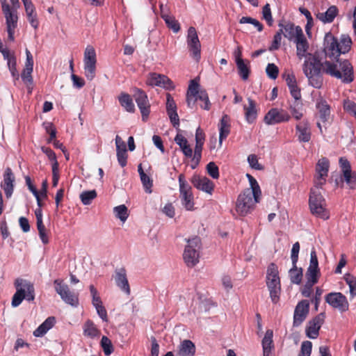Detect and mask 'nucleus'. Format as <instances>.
Segmentation results:
<instances>
[{
	"label": "nucleus",
	"instance_id": "obj_1",
	"mask_svg": "<svg viewBox=\"0 0 356 356\" xmlns=\"http://www.w3.org/2000/svg\"><path fill=\"white\" fill-rule=\"evenodd\" d=\"M246 176L250 188L240 193L236 202V211L241 216H245L252 213L261 197V191L257 181L249 174Z\"/></svg>",
	"mask_w": 356,
	"mask_h": 356
},
{
	"label": "nucleus",
	"instance_id": "obj_2",
	"mask_svg": "<svg viewBox=\"0 0 356 356\" xmlns=\"http://www.w3.org/2000/svg\"><path fill=\"white\" fill-rule=\"evenodd\" d=\"M352 41L347 35H342L339 40L336 39L331 33H326L324 38V51L328 57H338L341 54L348 52L351 47Z\"/></svg>",
	"mask_w": 356,
	"mask_h": 356
},
{
	"label": "nucleus",
	"instance_id": "obj_3",
	"mask_svg": "<svg viewBox=\"0 0 356 356\" xmlns=\"http://www.w3.org/2000/svg\"><path fill=\"white\" fill-rule=\"evenodd\" d=\"M322 190L323 187L313 186L311 188L309 205L313 215L323 220H327L330 218V213L327 209Z\"/></svg>",
	"mask_w": 356,
	"mask_h": 356
},
{
	"label": "nucleus",
	"instance_id": "obj_4",
	"mask_svg": "<svg viewBox=\"0 0 356 356\" xmlns=\"http://www.w3.org/2000/svg\"><path fill=\"white\" fill-rule=\"evenodd\" d=\"M321 64L314 56H307L302 65V71L308 79L309 84L320 88L323 85L321 72Z\"/></svg>",
	"mask_w": 356,
	"mask_h": 356
},
{
	"label": "nucleus",
	"instance_id": "obj_5",
	"mask_svg": "<svg viewBox=\"0 0 356 356\" xmlns=\"http://www.w3.org/2000/svg\"><path fill=\"white\" fill-rule=\"evenodd\" d=\"M324 71L343 82L349 83L353 80V67L346 60L336 63L325 61L323 64Z\"/></svg>",
	"mask_w": 356,
	"mask_h": 356
},
{
	"label": "nucleus",
	"instance_id": "obj_6",
	"mask_svg": "<svg viewBox=\"0 0 356 356\" xmlns=\"http://www.w3.org/2000/svg\"><path fill=\"white\" fill-rule=\"evenodd\" d=\"M200 100L202 102L200 104L201 108L205 110H209L210 102L207 92L202 89L198 80L193 79L190 81L186 93V102L189 108H193L196 104V102Z\"/></svg>",
	"mask_w": 356,
	"mask_h": 356
},
{
	"label": "nucleus",
	"instance_id": "obj_7",
	"mask_svg": "<svg viewBox=\"0 0 356 356\" xmlns=\"http://www.w3.org/2000/svg\"><path fill=\"white\" fill-rule=\"evenodd\" d=\"M16 292L12 299V306L18 307L24 299L33 301L35 298L33 285L29 281L23 279H17L15 282Z\"/></svg>",
	"mask_w": 356,
	"mask_h": 356
},
{
	"label": "nucleus",
	"instance_id": "obj_8",
	"mask_svg": "<svg viewBox=\"0 0 356 356\" xmlns=\"http://www.w3.org/2000/svg\"><path fill=\"white\" fill-rule=\"evenodd\" d=\"M266 285L273 302L277 303L280 299L281 284L278 267L274 264H270L268 266L266 270Z\"/></svg>",
	"mask_w": 356,
	"mask_h": 356
},
{
	"label": "nucleus",
	"instance_id": "obj_9",
	"mask_svg": "<svg viewBox=\"0 0 356 356\" xmlns=\"http://www.w3.org/2000/svg\"><path fill=\"white\" fill-rule=\"evenodd\" d=\"M97 55L93 47H86L83 54V74L88 81H92L96 76Z\"/></svg>",
	"mask_w": 356,
	"mask_h": 356
},
{
	"label": "nucleus",
	"instance_id": "obj_10",
	"mask_svg": "<svg viewBox=\"0 0 356 356\" xmlns=\"http://www.w3.org/2000/svg\"><path fill=\"white\" fill-rule=\"evenodd\" d=\"M200 243V238L197 237L187 241V245L183 253V259L188 267H193L199 262Z\"/></svg>",
	"mask_w": 356,
	"mask_h": 356
},
{
	"label": "nucleus",
	"instance_id": "obj_11",
	"mask_svg": "<svg viewBox=\"0 0 356 356\" xmlns=\"http://www.w3.org/2000/svg\"><path fill=\"white\" fill-rule=\"evenodd\" d=\"M56 293L60 296L62 300L67 305L76 307L79 305L78 295L72 292L67 284L63 280L57 279L54 282Z\"/></svg>",
	"mask_w": 356,
	"mask_h": 356
},
{
	"label": "nucleus",
	"instance_id": "obj_12",
	"mask_svg": "<svg viewBox=\"0 0 356 356\" xmlns=\"http://www.w3.org/2000/svg\"><path fill=\"white\" fill-rule=\"evenodd\" d=\"M186 42L193 58L198 61L200 58L201 44L197 31L193 26H191L188 30Z\"/></svg>",
	"mask_w": 356,
	"mask_h": 356
},
{
	"label": "nucleus",
	"instance_id": "obj_13",
	"mask_svg": "<svg viewBox=\"0 0 356 356\" xmlns=\"http://www.w3.org/2000/svg\"><path fill=\"white\" fill-rule=\"evenodd\" d=\"M329 170V161L326 158L320 159L316 166L314 186L323 187L326 182Z\"/></svg>",
	"mask_w": 356,
	"mask_h": 356
},
{
	"label": "nucleus",
	"instance_id": "obj_14",
	"mask_svg": "<svg viewBox=\"0 0 356 356\" xmlns=\"http://www.w3.org/2000/svg\"><path fill=\"white\" fill-rule=\"evenodd\" d=\"M291 115L284 110L273 108L266 114L264 121L268 125H273L289 121Z\"/></svg>",
	"mask_w": 356,
	"mask_h": 356
},
{
	"label": "nucleus",
	"instance_id": "obj_15",
	"mask_svg": "<svg viewBox=\"0 0 356 356\" xmlns=\"http://www.w3.org/2000/svg\"><path fill=\"white\" fill-rule=\"evenodd\" d=\"M6 25V31L8 33V38L10 41L13 42L15 40V31L17 26L18 22V13L17 10L9 8L2 11Z\"/></svg>",
	"mask_w": 356,
	"mask_h": 356
},
{
	"label": "nucleus",
	"instance_id": "obj_16",
	"mask_svg": "<svg viewBox=\"0 0 356 356\" xmlns=\"http://www.w3.org/2000/svg\"><path fill=\"white\" fill-rule=\"evenodd\" d=\"M325 301L333 308L341 312L348 309L349 304L346 297L341 293H330L325 296Z\"/></svg>",
	"mask_w": 356,
	"mask_h": 356
},
{
	"label": "nucleus",
	"instance_id": "obj_17",
	"mask_svg": "<svg viewBox=\"0 0 356 356\" xmlns=\"http://www.w3.org/2000/svg\"><path fill=\"white\" fill-rule=\"evenodd\" d=\"M146 83L150 86H158L166 90H171L175 87L168 76L156 72H152L148 74Z\"/></svg>",
	"mask_w": 356,
	"mask_h": 356
},
{
	"label": "nucleus",
	"instance_id": "obj_18",
	"mask_svg": "<svg viewBox=\"0 0 356 356\" xmlns=\"http://www.w3.org/2000/svg\"><path fill=\"white\" fill-rule=\"evenodd\" d=\"M89 289L92 299V305L95 307L97 314L103 321L107 322V312L103 305L99 291L93 285H90Z\"/></svg>",
	"mask_w": 356,
	"mask_h": 356
},
{
	"label": "nucleus",
	"instance_id": "obj_19",
	"mask_svg": "<svg viewBox=\"0 0 356 356\" xmlns=\"http://www.w3.org/2000/svg\"><path fill=\"white\" fill-rule=\"evenodd\" d=\"M320 276V269L316 251L312 250L310 253L309 265L306 272L307 282L315 284Z\"/></svg>",
	"mask_w": 356,
	"mask_h": 356
},
{
	"label": "nucleus",
	"instance_id": "obj_20",
	"mask_svg": "<svg viewBox=\"0 0 356 356\" xmlns=\"http://www.w3.org/2000/svg\"><path fill=\"white\" fill-rule=\"evenodd\" d=\"M316 107L318 111V117L320 119V121L317 122V127L322 133L323 130L321 123H326L330 120V109L327 102L321 96L316 100Z\"/></svg>",
	"mask_w": 356,
	"mask_h": 356
},
{
	"label": "nucleus",
	"instance_id": "obj_21",
	"mask_svg": "<svg viewBox=\"0 0 356 356\" xmlns=\"http://www.w3.org/2000/svg\"><path fill=\"white\" fill-rule=\"evenodd\" d=\"M134 97L140 111L143 120H147L150 107L147 95L140 89H135Z\"/></svg>",
	"mask_w": 356,
	"mask_h": 356
},
{
	"label": "nucleus",
	"instance_id": "obj_22",
	"mask_svg": "<svg viewBox=\"0 0 356 356\" xmlns=\"http://www.w3.org/2000/svg\"><path fill=\"white\" fill-rule=\"evenodd\" d=\"M339 165L343 174V180L350 188H356V172L351 170L348 161L344 158H341L339 159Z\"/></svg>",
	"mask_w": 356,
	"mask_h": 356
},
{
	"label": "nucleus",
	"instance_id": "obj_23",
	"mask_svg": "<svg viewBox=\"0 0 356 356\" xmlns=\"http://www.w3.org/2000/svg\"><path fill=\"white\" fill-rule=\"evenodd\" d=\"M26 61L24 67L21 74L23 82L29 87L33 83L32 73L33 71V58L29 49H26Z\"/></svg>",
	"mask_w": 356,
	"mask_h": 356
},
{
	"label": "nucleus",
	"instance_id": "obj_24",
	"mask_svg": "<svg viewBox=\"0 0 356 356\" xmlns=\"http://www.w3.org/2000/svg\"><path fill=\"white\" fill-rule=\"evenodd\" d=\"M280 31L284 36L291 41H296L299 37L303 35L302 29L291 23L280 24Z\"/></svg>",
	"mask_w": 356,
	"mask_h": 356
},
{
	"label": "nucleus",
	"instance_id": "obj_25",
	"mask_svg": "<svg viewBox=\"0 0 356 356\" xmlns=\"http://www.w3.org/2000/svg\"><path fill=\"white\" fill-rule=\"evenodd\" d=\"M191 182L197 189L206 193L211 195L213 191L214 184L207 177L194 175L191 179Z\"/></svg>",
	"mask_w": 356,
	"mask_h": 356
},
{
	"label": "nucleus",
	"instance_id": "obj_26",
	"mask_svg": "<svg viewBox=\"0 0 356 356\" xmlns=\"http://www.w3.org/2000/svg\"><path fill=\"white\" fill-rule=\"evenodd\" d=\"M324 314H320L311 320L306 328V334L310 339H316L318 336L319 330L324 322Z\"/></svg>",
	"mask_w": 356,
	"mask_h": 356
},
{
	"label": "nucleus",
	"instance_id": "obj_27",
	"mask_svg": "<svg viewBox=\"0 0 356 356\" xmlns=\"http://www.w3.org/2000/svg\"><path fill=\"white\" fill-rule=\"evenodd\" d=\"M309 303L307 300L300 301L296 306L293 316V325L299 326L309 313Z\"/></svg>",
	"mask_w": 356,
	"mask_h": 356
},
{
	"label": "nucleus",
	"instance_id": "obj_28",
	"mask_svg": "<svg viewBox=\"0 0 356 356\" xmlns=\"http://www.w3.org/2000/svg\"><path fill=\"white\" fill-rule=\"evenodd\" d=\"M296 136L300 142L307 143L311 139V127L307 120H303L296 126Z\"/></svg>",
	"mask_w": 356,
	"mask_h": 356
},
{
	"label": "nucleus",
	"instance_id": "obj_29",
	"mask_svg": "<svg viewBox=\"0 0 356 356\" xmlns=\"http://www.w3.org/2000/svg\"><path fill=\"white\" fill-rule=\"evenodd\" d=\"M273 331L267 330L261 340L263 356H271L274 349Z\"/></svg>",
	"mask_w": 356,
	"mask_h": 356
},
{
	"label": "nucleus",
	"instance_id": "obj_30",
	"mask_svg": "<svg viewBox=\"0 0 356 356\" xmlns=\"http://www.w3.org/2000/svg\"><path fill=\"white\" fill-rule=\"evenodd\" d=\"M293 42L296 43V55L300 60L302 59L303 58L306 59L307 56H313L312 54L307 53L309 44L304 34L299 37Z\"/></svg>",
	"mask_w": 356,
	"mask_h": 356
},
{
	"label": "nucleus",
	"instance_id": "obj_31",
	"mask_svg": "<svg viewBox=\"0 0 356 356\" xmlns=\"http://www.w3.org/2000/svg\"><path fill=\"white\" fill-rule=\"evenodd\" d=\"M219 128V141L218 148L221 147L222 141L225 139L230 132L229 118L227 115L222 116L218 124Z\"/></svg>",
	"mask_w": 356,
	"mask_h": 356
},
{
	"label": "nucleus",
	"instance_id": "obj_32",
	"mask_svg": "<svg viewBox=\"0 0 356 356\" xmlns=\"http://www.w3.org/2000/svg\"><path fill=\"white\" fill-rule=\"evenodd\" d=\"M56 323V318L54 316L48 317L37 329L33 331V336L35 337H42L51 330Z\"/></svg>",
	"mask_w": 356,
	"mask_h": 356
},
{
	"label": "nucleus",
	"instance_id": "obj_33",
	"mask_svg": "<svg viewBox=\"0 0 356 356\" xmlns=\"http://www.w3.org/2000/svg\"><path fill=\"white\" fill-rule=\"evenodd\" d=\"M195 346L190 340H184L178 347L177 356H194Z\"/></svg>",
	"mask_w": 356,
	"mask_h": 356
},
{
	"label": "nucleus",
	"instance_id": "obj_34",
	"mask_svg": "<svg viewBox=\"0 0 356 356\" xmlns=\"http://www.w3.org/2000/svg\"><path fill=\"white\" fill-rule=\"evenodd\" d=\"M15 178L10 168H7L4 173L3 188L7 197H10L13 192V182Z\"/></svg>",
	"mask_w": 356,
	"mask_h": 356
},
{
	"label": "nucleus",
	"instance_id": "obj_35",
	"mask_svg": "<svg viewBox=\"0 0 356 356\" xmlns=\"http://www.w3.org/2000/svg\"><path fill=\"white\" fill-rule=\"evenodd\" d=\"M117 286L127 295L130 294V287L126 276L125 271L120 270L116 273L115 277Z\"/></svg>",
	"mask_w": 356,
	"mask_h": 356
},
{
	"label": "nucleus",
	"instance_id": "obj_36",
	"mask_svg": "<svg viewBox=\"0 0 356 356\" xmlns=\"http://www.w3.org/2000/svg\"><path fill=\"white\" fill-rule=\"evenodd\" d=\"M248 104L244 105L243 109L245 111V120L248 123H252L255 121L257 117V110L256 108L255 102L251 99H248Z\"/></svg>",
	"mask_w": 356,
	"mask_h": 356
},
{
	"label": "nucleus",
	"instance_id": "obj_37",
	"mask_svg": "<svg viewBox=\"0 0 356 356\" xmlns=\"http://www.w3.org/2000/svg\"><path fill=\"white\" fill-rule=\"evenodd\" d=\"M83 335L90 339H95L99 336L100 331L95 325V323L90 321H86L83 325Z\"/></svg>",
	"mask_w": 356,
	"mask_h": 356
},
{
	"label": "nucleus",
	"instance_id": "obj_38",
	"mask_svg": "<svg viewBox=\"0 0 356 356\" xmlns=\"http://www.w3.org/2000/svg\"><path fill=\"white\" fill-rule=\"evenodd\" d=\"M175 143L179 146L183 154L188 158L193 156V150L191 146L188 145L186 138L181 134H177L175 138Z\"/></svg>",
	"mask_w": 356,
	"mask_h": 356
},
{
	"label": "nucleus",
	"instance_id": "obj_39",
	"mask_svg": "<svg viewBox=\"0 0 356 356\" xmlns=\"http://www.w3.org/2000/svg\"><path fill=\"white\" fill-rule=\"evenodd\" d=\"M338 15V9L335 6H330L325 12L317 15V18L324 24L331 23Z\"/></svg>",
	"mask_w": 356,
	"mask_h": 356
},
{
	"label": "nucleus",
	"instance_id": "obj_40",
	"mask_svg": "<svg viewBox=\"0 0 356 356\" xmlns=\"http://www.w3.org/2000/svg\"><path fill=\"white\" fill-rule=\"evenodd\" d=\"M120 105L129 113L135 111V106L131 96L127 93H121L118 97Z\"/></svg>",
	"mask_w": 356,
	"mask_h": 356
},
{
	"label": "nucleus",
	"instance_id": "obj_41",
	"mask_svg": "<svg viewBox=\"0 0 356 356\" xmlns=\"http://www.w3.org/2000/svg\"><path fill=\"white\" fill-rule=\"evenodd\" d=\"M303 273L302 268H298L297 264H292V267L289 270V277L293 284H300Z\"/></svg>",
	"mask_w": 356,
	"mask_h": 356
},
{
	"label": "nucleus",
	"instance_id": "obj_42",
	"mask_svg": "<svg viewBox=\"0 0 356 356\" xmlns=\"http://www.w3.org/2000/svg\"><path fill=\"white\" fill-rule=\"evenodd\" d=\"M236 64L238 74L243 80H247L250 72V63L249 60L240 61Z\"/></svg>",
	"mask_w": 356,
	"mask_h": 356
},
{
	"label": "nucleus",
	"instance_id": "obj_43",
	"mask_svg": "<svg viewBox=\"0 0 356 356\" xmlns=\"http://www.w3.org/2000/svg\"><path fill=\"white\" fill-rule=\"evenodd\" d=\"M113 213L121 222L124 223L127 220L129 213L128 208L124 204H121L113 208Z\"/></svg>",
	"mask_w": 356,
	"mask_h": 356
},
{
	"label": "nucleus",
	"instance_id": "obj_44",
	"mask_svg": "<svg viewBox=\"0 0 356 356\" xmlns=\"http://www.w3.org/2000/svg\"><path fill=\"white\" fill-rule=\"evenodd\" d=\"M181 204L188 211H193L194 209V199L193 194L188 193L180 195Z\"/></svg>",
	"mask_w": 356,
	"mask_h": 356
},
{
	"label": "nucleus",
	"instance_id": "obj_45",
	"mask_svg": "<svg viewBox=\"0 0 356 356\" xmlns=\"http://www.w3.org/2000/svg\"><path fill=\"white\" fill-rule=\"evenodd\" d=\"M179 187L180 195L193 193L191 186L188 184L184 175L182 174L179 176Z\"/></svg>",
	"mask_w": 356,
	"mask_h": 356
},
{
	"label": "nucleus",
	"instance_id": "obj_46",
	"mask_svg": "<svg viewBox=\"0 0 356 356\" xmlns=\"http://www.w3.org/2000/svg\"><path fill=\"white\" fill-rule=\"evenodd\" d=\"M8 68L12 75V76L15 80H18L19 75L17 69V58L15 55L13 57L10 58L7 61Z\"/></svg>",
	"mask_w": 356,
	"mask_h": 356
},
{
	"label": "nucleus",
	"instance_id": "obj_47",
	"mask_svg": "<svg viewBox=\"0 0 356 356\" xmlns=\"http://www.w3.org/2000/svg\"><path fill=\"white\" fill-rule=\"evenodd\" d=\"M289 108L292 116L296 120H300L302 117L303 113L301 103L295 102L293 104L290 105Z\"/></svg>",
	"mask_w": 356,
	"mask_h": 356
},
{
	"label": "nucleus",
	"instance_id": "obj_48",
	"mask_svg": "<svg viewBox=\"0 0 356 356\" xmlns=\"http://www.w3.org/2000/svg\"><path fill=\"white\" fill-rule=\"evenodd\" d=\"M96 197L97 193L95 190L83 191L80 195V198L84 205L90 204Z\"/></svg>",
	"mask_w": 356,
	"mask_h": 356
},
{
	"label": "nucleus",
	"instance_id": "obj_49",
	"mask_svg": "<svg viewBox=\"0 0 356 356\" xmlns=\"http://www.w3.org/2000/svg\"><path fill=\"white\" fill-rule=\"evenodd\" d=\"M101 346L106 355H110L113 352V347L111 341L107 337H102Z\"/></svg>",
	"mask_w": 356,
	"mask_h": 356
},
{
	"label": "nucleus",
	"instance_id": "obj_50",
	"mask_svg": "<svg viewBox=\"0 0 356 356\" xmlns=\"http://www.w3.org/2000/svg\"><path fill=\"white\" fill-rule=\"evenodd\" d=\"M140 178L145 191L149 194L152 193V187L153 186L152 179L148 175H143Z\"/></svg>",
	"mask_w": 356,
	"mask_h": 356
},
{
	"label": "nucleus",
	"instance_id": "obj_51",
	"mask_svg": "<svg viewBox=\"0 0 356 356\" xmlns=\"http://www.w3.org/2000/svg\"><path fill=\"white\" fill-rule=\"evenodd\" d=\"M208 175L213 179H217L219 178L218 167L214 162H209L206 167Z\"/></svg>",
	"mask_w": 356,
	"mask_h": 356
},
{
	"label": "nucleus",
	"instance_id": "obj_52",
	"mask_svg": "<svg viewBox=\"0 0 356 356\" xmlns=\"http://www.w3.org/2000/svg\"><path fill=\"white\" fill-rule=\"evenodd\" d=\"M262 17L264 20L266 21L269 26H272L273 23V19L271 14V10L270 8V5L266 3L262 9Z\"/></svg>",
	"mask_w": 356,
	"mask_h": 356
},
{
	"label": "nucleus",
	"instance_id": "obj_53",
	"mask_svg": "<svg viewBox=\"0 0 356 356\" xmlns=\"http://www.w3.org/2000/svg\"><path fill=\"white\" fill-rule=\"evenodd\" d=\"M43 127L45 129V131H47V133H48L50 135V137L48 139L47 142L51 143L56 138V128L54 127L53 124L49 122H44Z\"/></svg>",
	"mask_w": 356,
	"mask_h": 356
},
{
	"label": "nucleus",
	"instance_id": "obj_54",
	"mask_svg": "<svg viewBox=\"0 0 356 356\" xmlns=\"http://www.w3.org/2000/svg\"><path fill=\"white\" fill-rule=\"evenodd\" d=\"M24 6L26 16L29 17L37 14L35 6L31 0H22Z\"/></svg>",
	"mask_w": 356,
	"mask_h": 356
},
{
	"label": "nucleus",
	"instance_id": "obj_55",
	"mask_svg": "<svg viewBox=\"0 0 356 356\" xmlns=\"http://www.w3.org/2000/svg\"><path fill=\"white\" fill-rule=\"evenodd\" d=\"M267 76L272 79H275L279 74V69L274 63L268 64L266 68Z\"/></svg>",
	"mask_w": 356,
	"mask_h": 356
},
{
	"label": "nucleus",
	"instance_id": "obj_56",
	"mask_svg": "<svg viewBox=\"0 0 356 356\" xmlns=\"http://www.w3.org/2000/svg\"><path fill=\"white\" fill-rule=\"evenodd\" d=\"M312 343L309 341H303L301 344L300 353L298 356H310Z\"/></svg>",
	"mask_w": 356,
	"mask_h": 356
},
{
	"label": "nucleus",
	"instance_id": "obj_57",
	"mask_svg": "<svg viewBox=\"0 0 356 356\" xmlns=\"http://www.w3.org/2000/svg\"><path fill=\"white\" fill-rule=\"evenodd\" d=\"M345 280L349 286L350 294L352 298L356 296V279L351 276L345 277Z\"/></svg>",
	"mask_w": 356,
	"mask_h": 356
},
{
	"label": "nucleus",
	"instance_id": "obj_58",
	"mask_svg": "<svg viewBox=\"0 0 356 356\" xmlns=\"http://www.w3.org/2000/svg\"><path fill=\"white\" fill-rule=\"evenodd\" d=\"M164 20L168 27L170 28L175 33H177L179 31V24L173 17L165 16L164 17Z\"/></svg>",
	"mask_w": 356,
	"mask_h": 356
},
{
	"label": "nucleus",
	"instance_id": "obj_59",
	"mask_svg": "<svg viewBox=\"0 0 356 356\" xmlns=\"http://www.w3.org/2000/svg\"><path fill=\"white\" fill-rule=\"evenodd\" d=\"M71 79L73 87L75 88L80 89L85 86L84 79L73 73L71 74Z\"/></svg>",
	"mask_w": 356,
	"mask_h": 356
},
{
	"label": "nucleus",
	"instance_id": "obj_60",
	"mask_svg": "<svg viewBox=\"0 0 356 356\" xmlns=\"http://www.w3.org/2000/svg\"><path fill=\"white\" fill-rule=\"evenodd\" d=\"M300 251V244L298 242L295 243L293 245L291 253V259L292 264H297L298 260V254Z\"/></svg>",
	"mask_w": 356,
	"mask_h": 356
},
{
	"label": "nucleus",
	"instance_id": "obj_61",
	"mask_svg": "<svg viewBox=\"0 0 356 356\" xmlns=\"http://www.w3.org/2000/svg\"><path fill=\"white\" fill-rule=\"evenodd\" d=\"M248 162L250 166L255 170H261L263 167L258 162V159L256 155L250 154L248 157Z\"/></svg>",
	"mask_w": 356,
	"mask_h": 356
},
{
	"label": "nucleus",
	"instance_id": "obj_62",
	"mask_svg": "<svg viewBox=\"0 0 356 356\" xmlns=\"http://www.w3.org/2000/svg\"><path fill=\"white\" fill-rule=\"evenodd\" d=\"M282 40V33L279 31L274 36L273 40L270 47H269L270 51H274L279 49Z\"/></svg>",
	"mask_w": 356,
	"mask_h": 356
},
{
	"label": "nucleus",
	"instance_id": "obj_63",
	"mask_svg": "<svg viewBox=\"0 0 356 356\" xmlns=\"http://www.w3.org/2000/svg\"><path fill=\"white\" fill-rule=\"evenodd\" d=\"M289 88L291 95L294 98L296 101L301 99V91L300 88L298 86V83L294 86H291Z\"/></svg>",
	"mask_w": 356,
	"mask_h": 356
},
{
	"label": "nucleus",
	"instance_id": "obj_64",
	"mask_svg": "<svg viewBox=\"0 0 356 356\" xmlns=\"http://www.w3.org/2000/svg\"><path fill=\"white\" fill-rule=\"evenodd\" d=\"M343 107L346 111L349 112L356 118V104L347 100L344 102Z\"/></svg>",
	"mask_w": 356,
	"mask_h": 356
}]
</instances>
